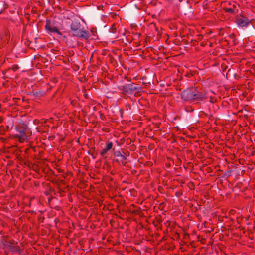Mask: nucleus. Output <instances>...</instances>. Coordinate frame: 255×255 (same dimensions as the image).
<instances>
[{
    "instance_id": "obj_9",
    "label": "nucleus",
    "mask_w": 255,
    "mask_h": 255,
    "mask_svg": "<svg viewBox=\"0 0 255 255\" xmlns=\"http://www.w3.org/2000/svg\"><path fill=\"white\" fill-rule=\"evenodd\" d=\"M33 95L36 96H39L41 95V92L40 91L39 92H35L33 93Z\"/></svg>"
},
{
    "instance_id": "obj_2",
    "label": "nucleus",
    "mask_w": 255,
    "mask_h": 255,
    "mask_svg": "<svg viewBox=\"0 0 255 255\" xmlns=\"http://www.w3.org/2000/svg\"><path fill=\"white\" fill-rule=\"evenodd\" d=\"M181 96L184 101L202 100L204 95L196 90L186 89L181 93Z\"/></svg>"
},
{
    "instance_id": "obj_7",
    "label": "nucleus",
    "mask_w": 255,
    "mask_h": 255,
    "mask_svg": "<svg viewBox=\"0 0 255 255\" xmlns=\"http://www.w3.org/2000/svg\"><path fill=\"white\" fill-rule=\"evenodd\" d=\"M45 28L52 33H56L60 35H62L61 33L59 31L56 27L51 26L49 22H47L45 25Z\"/></svg>"
},
{
    "instance_id": "obj_4",
    "label": "nucleus",
    "mask_w": 255,
    "mask_h": 255,
    "mask_svg": "<svg viewBox=\"0 0 255 255\" xmlns=\"http://www.w3.org/2000/svg\"><path fill=\"white\" fill-rule=\"evenodd\" d=\"M236 23L238 27H246L251 24V20L245 16L239 15L236 18Z\"/></svg>"
},
{
    "instance_id": "obj_3",
    "label": "nucleus",
    "mask_w": 255,
    "mask_h": 255,
    "mask_svg": "<svg viewBox=\"0 0 255 255\" xmlns=\"http://www.w3.org/2000/svg\"><path fill=\"white\" fill-rule=\"evenodd\" d=\"M121 90L125 93L131 94L135 91H138L140 87L133 83L126 84L123 85L121 88Z\"/></svg>"
},
{
    "instance_id": "obj_6",
    "label": "nucleus",
    "mask_w": 255,
    "mask_h": 255,
    "mask_svg": "<svg viewBox=\"0 0 255 255\" xmlns=\"http://www.w3.org/2000/svg\"><path fill=\"white\" fill-rule=\"evenodd\" d=\"M114 155L115 156L118 157L119 158L117 160L118 161L121 162L123 164L125 165L126 162L125 161L127 159L125 156H124L123 154H122L119 151H115Z\"/></svg>"
},
{
    "instance_id": "obj_1",
    "label": "nucleus",
    "mask_w": 255,
    "mask_h": 255,
    "mask_svg": "<svg viewBox=\"0 0 255 255\" xmlns=\"http://www.w3.org/2000/svg\"><path fill=\"white\" fill-rule=\"evenodd\" d=\"M81 24L78 20L74 19L70 24V29L72 34L78 38L88 39L89 37V33L86 31H82L80 29Z\"/></svg>"
},
{
    "instance_id": "obj_8",
    "label": "nucleus",
    "mask_w": 255,
    "mask_h": 255,
    "mask_svg": "<svg viewBox=\"0 0 255 255\" xmlns=\"http://www.w3.org/2000/svg\"><path fill=\"white\" fill-rule=\"evenodd\" d=\"M112 146H113V143L112 142H109L107 144V146H106V147L103 149H102V150L100 152V154L101 155L104 157H105V155L106 154V153L110 150L112 148Z\"/></svg>"
},
{
    "instance_id": "obj_10",
    "label": "nucleus",
    "mask_w": 255,
    "mask_h": 255,
    "mask_svg": "<svg viewBox=\"0 0 255 255\" xmlns=\"http://www.w3.org/2000/svg\"><path fill=\"white\" fill-rule=\"evenodd\" d=\"M226 11L228 12H230V13H233L234 12V10L232 8H228L226 9Z\"/></svg>"
},
{
    "instance_id": "obj_5",
    "label": "nucleus",
    "mask_w": 255,
    "mask_h": 255,
    "mask_svg": "<svg viewBox=\"0 0 255 255\" xmlns=\"http://www.w3.org/2000/svg\"><path fill=\"white\" fill-rule=\"evenodd\" d=\"M27 126L25 124H22L19 127H15V129L21 134V137L24 139L25 137V132L27 130Z\"/></svg>"
}]
</instances>
